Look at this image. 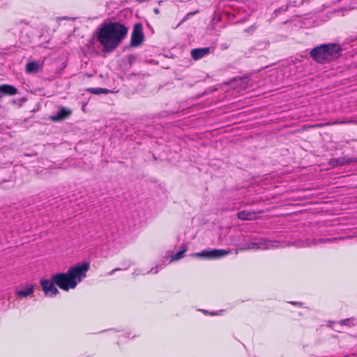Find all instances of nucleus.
Listing matches in <instances>:
<instances>
[{"label":"nucleus","mask_w":357,"mask_h":357,"mask_svg":"<svg viewBox=\"0 0 357 357\" xmlns=\"http://www.w3.org/2000/svg\"><path fill=\"white\" fill-rule=\"evenodd\" d=\"M17 93V89L9 84L0 86V98L5 96H13Z\"/></svg>","instance_id":"obj_14"},{"label":"nucleus","mask_w":357,"mask_h":357,"mask_svg":"<svg viewBox=\"0 0 357 357\" xmlns=\"http://www.w3.org/2000/svg\"><path fill=\"white\" fill-rule=\"evenodd\" d=\"M261 212H257L250 210H243L237 213L236 217L241 220H253L257 217V214Z\"/></svg>","instance_id":"obj_11"},{"label":"nucleus","mask_w":357,"mask_h":357,"mask_svg":"<svg viewBox=\"0 0 357 357\" xmlns=\"http://www.w3.org/2000/svg\"><path fill=\"white\" fill-rule=\"evenodd\" d=\"M211 48L208 47L195 48L191 50V56L195 60H199L210 53Z\"/></svg>","instance_id":"obj_12"},{"label":"nucleus","mask_w":357,"mask_h":357,"mask_svg":"<svg viewBox=\"0 0 357 357\" xmlns=\"http://www.w3.org/2000/svg\"><path fill=\"white\" fill-rule=\"evenodd\" d=\"M71 114V111L66 107H61L55 115L51 116L53 121H59L68 118Z\"/></svg>","instance_id":"obj_13"},{"label":"nucleus","mask_w":357,"mask_h":357,"mask_svg":"<svg viewBox=\"0 0 357 357\" xmlns=\"http://www.w3.org/2000/svg\"><path fill=\"white\" fill-rule=\"evenodd\" d=\"M144 40V35L143 33V26L142 23H136L133 27L132 34L130 46L138 47L142 44Z\"/></svg>","instance_id":"obj_4"},{"label":"nucleus","mask_w":357,"mask_h":357,"mask_svg":"<svg viewBox=\"0 0 357 357\" xmlns=\"http://www.w3.org/2000/svg\"><path fill=\"white\" fill-rule=\"evenodd\" d=\"M33 293V286L31 284H26L21 289L16 291V295L20 298H26Z\"/></svg>","instance_id":"obj_15"},{"label":"nucleus","mask_w":357,"mask_h":357,"mask_svg":"<svg viewBox=\"0 0 357 357\" xmlns=\"http://www.w3.org/2000/svg\"><path fill=\"white\" fill-rule=\"evenodd\" d=\"M278 243V241H272L264 238H260L249 243L245 249L256 248L260 250H266L273 247H278L279 245H276Z\"/></svg>","instance_id":"obj_7"},{"label":"nucleus","mask_w":357,"mask_h":357,"mask_svg":"<svg viewBox=\"0 0 357 357\" xmlns=\"http://www.w3.org/2000/svg\"><path fill=\"white\" fill-rule=\"evenodd\" d=\"M211 314H213V315H217V314H218V313H216V312H213V313H211Z\"/></svg>","instance_id":"obj_26"},{"label":"nucleus","mask_w":357,"mask_h":357,"mask_svg":"<svg viewBox=\"0 0 357 357\" xmlns=\"http://www.w3.org/2000/svg\"><path fill=\"white\" fill-rule=\"evenodd\" d=\"M187 248L185 245H182V249L172 255V261H175L181 259L184 256V253L185 252Z\"/></svg>","instance_id":"obj_19"},{"label":"nucleus","mask_w":357,"mask_h":357,"mask_svg":"<svg viewBox=\"0 0 357 357\" xmlns=\"http://www.w3.org/2000/svg\"><path fill=\"white\" fill-rule=\"evenodd\" d=\"M339 324H340L341 326H347L351 327L356 325L357 321L355 318H348L340 321Z\"/></svg>","instance_id":"obj_18"},{"label":"nucleus","mask_w":357,"mask_h":357,"mask_svg":"<svg viewBox=\"0 0 357 357\" xmlns=\"http://www.w3.org/2000/svg\"><path fill=\"white\" fill-rule=\"evenodd\" d=\"M342 50L338 43H325L312 48L310 52V56L317 63L325 64L338 59Z\"/></svg>","instance_id":"obj_3"},{"label":"nucleus","mask_w":357,"mask_h":357,"mask_svg":"<svg viewBox=\"0 0 357 357\" xmlns=\"http://www.w3.org/2000/svg\"><path fill=\"white\" fill-rule=\"evenodd\" d=\"M43 68V63L39 60L28 62L25 66V71L27 74H36Z\"/></svg>","instance_id":"obj_10"},{"label":"nucleus","mask_w":357,"mask_h":357,"mask_svg":"<svg viewBox=\"0 0 357 357\" xmlns=\"http://www.w3.org/2000/svg\"><path fill=\"white\" fill-rule=\"evenodd\" d=\"M40 285L45 294L47 296L52 297L59 293V290L55 287L56 283L53 281V275H52L50 280L42 279L40 280Z\"/></svg>","instance_id":"obj_8"},{"label":"nucleus","mask_w":357,"mask_h":357,"mask_svg":"<svg viewBox=\"0 0 357 357\" xmlns=\"http://www.w3.org/2000/svg\"><path fill=\"white\" fill-rule=\"evenodd\" d=\"M198 13V11H197H197H195V12H193V13H188L187 16L194 15V14H195V13Z\"/></svg>","instance_id":"obj_23"},{"label":"nucleus","mask_w":357,"mask_h":357,"mask_svg":"<svg viewBox=\"0 0 357 357\" xmlns=\"http://www.w3.org/2000/svg\"><path fill=\"white\" fill-rule=\"evenodd\" d=\"M357 160L347 155H343L337 158H332L329 160V165L332 167L342 166L346 164H349L354 162H356Z\"/></svg>","instance_id":"obj_9"},{"label":"nucleus","mask_w":357,"mask_h":357,"mask_svg":"<svg viewBox=\"0 0 357 357\" xmlns=\"http://www.w3.org/2000/svg\"><path fill=\"white\" fill-rule=\"evenodd\" d=\"M291 303L294 305H302L301 303H298V302H291Z\"/></svg>","instance_id":"obj_22"},{"label":"nucleus","mask_w":357,"mask_h":357,"mask_svg":"<svg viewBox=\"0 0 357 357\" xmlns=\"http://www.w3.org/2000/svg\"><path fill=\"white\" fill-rule=\"evenodd\" d=\"M229 252V250L222 249L204 250L200 252L196 253L195 256L206 259H220L226 256Z\"/></svg>","instance_id":"obj_5"},{"label":"nucleus","mask_w":357,"mask_h":357,"mask_svg":"<svg viewBox=\"0 0 357 357\" xmlns=\"http://www.w3.org/2000/svg\"><path fill=\"white\" fill-rule=\"evenodd\" d=\"M128 28L120 22L105 24L98 31L97 39L105 52L116 50L126 38Z\"/></svg>","instance_id":"obj_1"},{"label":"nucleus","mask_w":357,"mask_h":357,"mask_svg":"<svg viewBox=\"0 0 357 357\" xmlns=\"http://www.w3.org/2000/svg\"><path fill=\"white\" fill-rule=\"evenodd\" d=\"M288 8V6H287L284 8H280V10H282V11H286Z\"/></svg>","instance_id":"obj_24"},{"label":"nucleus","mask_w":357,"mask_h":357,"mask_svg":"<svg viewBox=\"0 0 357 357\" xmlns=\"http://www.w3.org/2000/svg\"><path fill=\"white\" fill-rule=\"evenodd\" d=\"M346 123H354L357 124V119L354 120L352 119H342L340 120H336L333 122L327 123L326 125H335V124H346Z\"/></svg>","instance_id":"obj_16"},{"label":"nucleus","mask_w":357,"mask_h":357,"mask_svg":"<svg viewBox=\"0 0 357 357\" xmlns=\"http://www.w3.org/2000/svg\"><path fill=\"white\" fill-rule=\"evenodd\" d=\"M90 264L87 261L79 263L70 267L66 273H59L52 275L53 281L56 285L63 291L76 288L78 283L86 277Z\"/></svg>","instance_id":"obj_2"},{"label":"nucleus","mask_w":357,"mask_h":357,"mask_svg":"<svg viewBox=\"0 0 357 357\" xmlns=\"http://www.w3.org/2000/svg\"><path fill=\"white\" fill-rule=\"evenodd\" d=\"M342 238H313V239H306L305 241H297L294 242L292 245H296L297 247H311L313 245H316L318 243H325L328 242H333L337 240H341Z\"/></svg>","instance_id":"obj_6"},{"label":"nucleus","mask_w":357,"mask_h":357,"mask_svg":"<svg viewBox=\"0 0 357 357\" xmlns=\"http://www.w3.org/2000/svg\"><path fill=\"white\" fill-rule=\"evenodd\" d=\"M86 91L91 93L97 94V95L102 94V93L107 94V93H109L111 92V91L107 89L100 88V87L89 88Z\"/></svg>","instance_id":"obj_17"},{"label":"nucleus","mask_w":357,"mask_h":357,"mask_svg":"<svg viewBox=\"0 0 357 357\" xmlns=\"http://www.w3.org/2000/svg\"><path fill=\"white\" fill-rule=\"evenodd\" d=\"M149 272H153V273H157L158 272V268L156 267L155 268H153Z\"/></svg>","instance_id":"obj_21"},{"label":"nucleus","mask_w":357,"mask_h":357,"mask_svg":"<svg viewBox=\"0 0 357 357\" xmlns=\"http://www.w3.org/2000/svg\"><path fill=\"white\" fill-rule=\"evenodd\" d=\"M119 270H121V268H114L109 273V275H111L114 274V272L118 271Z\"/></svg>","instance_id":"obj_20"},{"label":"nucleus","mask_w":357,"mask_h":357,"mask_svg":"<svg viewBox=\"0 0 357 357\" xmlns=\"http://www.w3.org/2000/svg\"><path fill=\"white\" fill-rule=\"evenodd\" d=\"M154 12H155V13H159V9H158V8H155V9L154 10Z\"/></svg>","instance_id":"obj_25"}]
</instances>
